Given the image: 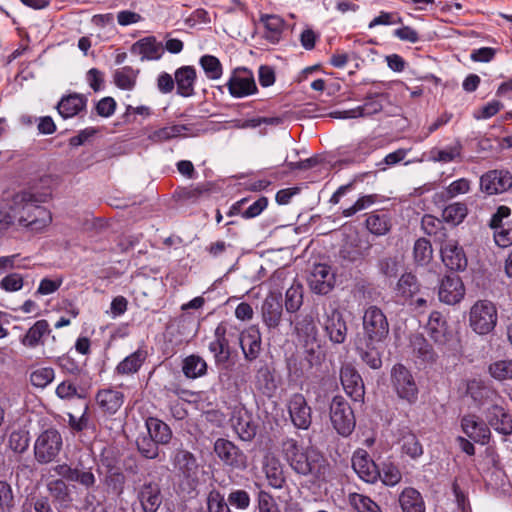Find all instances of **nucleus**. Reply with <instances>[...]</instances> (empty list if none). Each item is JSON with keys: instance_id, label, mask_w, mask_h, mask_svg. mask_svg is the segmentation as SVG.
Returning a JSON list of instances; mask_svg holds the SVG:
<instances>
[{"instance_id": "16", "label": "nucleus", "mask_w": 512, "mask_h": 512, "mask_svg": "<svg viewBox=\"0 0 512 512\" xmlns=\"http://www.w3.org/2000/svg\"><path fill=\"white\" fill-rule=\"evenodd\" d=\"M439 300L448 305L459 303L465 296V287L458 275H446L438 289Z\"/></svg>"}, {"instance_id": "45", "label": "nucleus", "mask_w": 512, "mask_h": 512, "mask_svg": "<svg viewBox=\"0 0 512 512\" xmlns=\"http://www.w3.org/2000/svg\"><path fill=\"white\" fill-rule=\"evenodd\" d=\"M138 74V69H134L131 66H124L114 72V83L122 90H132L136 85Z\"/></svg>"}, {"instance_id": "10", "label": "nucleus", "mask_w": 512, "mask_h": 512, "mask_svg": "<svg viewBox=\"0 0 512 512\" xmlns=\"http://www.w3.org/2000/svg\"><path fill=\"white\" fill-rule=\"evenodd\" d=\"M322 326L331 342L335 344H342L347 336V324L341 311L335 306L330 304L324 307Z\"/></svg>"}, {"instance_id": "28", "label": "nucleus", "mask_w": 512, "mask_h": 512, "mask_svg": "<svg viewBox=\"0 0 512 512\" xmlns=\"http://www.w3.org/2000/svg\"><path fill=\"white\" fill-rule=\"evenodd\" d=\"M175 470L183 478L190 482H195L198 476L199 466L195 456L187 450H177L173 457Z\"/></svg>"}, {"instance_id": "13", "label": "nucleus", "mask_w": 512, "mask_h": 512, "mask_svg": "<svg viewBox=\"0 0 512 512\" xmlns=\"http://www.w3.org/2000/svg\"><path fill=\"white\" fill-rule=\"evenodd\" d=\"M462 432L475 443L486 445L491 438V430L479 416L475 414H465L460 419Z\"/></svg>"}, {"instance_id": "8", "label": "nucleus", "mask_w": 512, "mask_h": 512, "mask_svg": "<svg viewBox=\"0 0 512 512\" xmlns=\"http://www.w3.org/2000/svg\"><path fill=\"white\" fill-rule=\"evenodd\" d=\"M391 382L397 396L408 403L418 399V387L411 372L402 364H396L391 371Z\"/></svg>"}, {"instance_id": "36", "label": "nucleus", "mask_w": 512, "mask_h": 512, "mask_svg": "<svg viewBox=\"0 0 512 512\" xmlns=\"http://www.w3.org/2000/svg\"><path fill=\"white\" fill-rule=\"evenodd\" d=\"M51 333L49 323L45 319L38 320L22 337L21 343L30 348L44 344L43 338Z\"/></svg>"}, {"instance_id": "61", "label": "nucleus", "mask_w": 512, "mask_h": 512, "mask_svg": "<svg viewBox=\"0 0 512 512\" xmlns=\"http://www.w3.org/2000/svg\"><path fill=\"white\" fill-rule=\"evenodd\" d=\"M378 477H380L385 485L395 486L401 481L402 474L399 468L393 463H384L381 470H379Z\"/></svg>"}, {"instance_id": "31", "label": "nucleus", "mask_w": 512, "mask_h": 512, "mask_svg": "<svg viewBox=\"0 0 512 512\" xmlns=\"http://www.w3.org/2000/svg\"><path fill=\"white\" fill-rule=\"evenodd\" d=\"M426 332L429 337L439 345H444L451 337L447 321L438 311H433L430 314L426 325Z\"/></svg>"}, {"instance_id": "27", "label": "nucleus", "mask_w": 512, "mask_h": 512, "mask_svg": "<svg viewBox=\"0 0 512 512\" xmlns=\"http://www.w3.org/2000/svg\"><path fill=\"white\" fill-rule=\"evenodd\" d=\"M352 467L357 475L367 483L377 480L379 470L365 450H358L352 456Z\"/></svg>"}, {"instance_id": "60", "label": "nucleus", "mask_w": 512, "mask_h": 512, "mask_svg": "<svg viewBox=\"0 0 512 512\" xmlns=\"http://www.w3.org/2000/svg\"><path fill=\"white\" fill-rule=\"evenodd\" d=\"M432 246L430 241L425 238L416 240L414 244V258L415 261L421 265L427 264L432 259Z\"/></svg>"}, {"instance_id": "1", "label": "nucleus", "mask_w": 512, "mask_h": 512, "mask_svg": "<svg viewBox=\"0 0 512 512\" xmlns=\"http://www.w3.org/2000/svg\"><path fill=\"white\" fill-rule=\"evenodd\" d=\"M11 209L14 221L26 232L43 233L52 223V213L49 209L32 200L21 202L18 194L13 197Z\"/></svg>"}, {"instance_id": "30", "label": "nucleus", "mask_w": 512, "mask_h": 512, "mask_svg": "<svg viewBox=\"0 0 512 512\" xmlns=\"http://www.w3.org/2000/svg\"><path fill=\"white\" fill-rule=\"evenodd\" d=\"M263 472L269 486L274 489H282L286 485L284 466L280 460L273 455H266L263 461Z\"/></svg>"}, {"instance_id": "14", "label": "nucleus", "mask_w": 512, "mask_h": 512, "mask_svg": "<svg viewBox=\"0 0 512 512\" xmlns=\"http://www.w3.org/2000/svg\"><path fill=\"white\" fill-rule=\"evenodd\" d=\"M335 281L331 266L323 263L315 264L308 277L309 288L320 295L328 294L334 288Z\"/></svg>"}, {"instance_id": "43", "label": "nucleus", "mask_w": 512, "mask_h": 512, "mask_svg": "<svg viewBox=\"0 0 512 512\" xmlns=\"http://www.w3.org/2000/svg\"><path fill=\"white\" fill-rule=\"evenodd\" d=\"M86 105L85 99L77 94L63 97L57 105V110L63 118H71L78 114Z\"/></svg>"}, {"instance_id": "11", "label": "nucleus", "mask_w": 512, "mask_h": 512, "mask_svg": "<svg viewBox=\"0 0 512 512\" xmlns=\"http://www.w3.org/2000/svg\"><path fill=\"white\" fill-rule=\"evenodd\" d=\"M57 178L52 175L40 177L29 188L18 192L19 201L32 200L38 203H46L52 198L53 191L57 186Z\"/></svg>"}, {"instance_id": "49", "label": "nucleus", "mask_w": 512, "mask_h": 512, "mask_svg": "<svg viewBox=\"0 0 512 512\" xmlns=\"http://www.w3.org/2000/svg\"><path fill=\"white\" fill-rule=\"evenodd\" d=\"M400 444L402 452L412 459H417L423 454V447L417 436L412 432L403 433Z\"/></svg>"}, {"instance_id": "56", "label": "nucleus", "mask_w": 512, "mask_h": 512, "mask_svg": "<svg viewBox=\"0 0 512 512\" xmlns=\"http://www.w3.org/2000/svg\"><path fill=\"white\" fill-rule=\"evenodd\" d=\"M490 375L498 380H512V360H499L489 365Z\"/></svg>"}, {"instance_id": "12", "label": "nucleus", "mask_w": 512, "mask_h": 512, "mask_svg": "<svg viewBox=\"0 0 512 512\" xmlns=\"http://www.w3.org/2000/svg\"><path fill=\"white\" fill-rule=\"evenodd\" d=\"M440 254L444 265L452 271L466 269L468 260L465 251L459 242L453 238H445L440 244Z\"/></svg>"}, {"instance_id": "15", "label": "nucleus", "mask_w": 512, "mask_h": 512, "mask_svg": "<svg viewBox=\"0 0 512 512\" xmlns=\"http://www.w3.org/2000/svg\"><path fill=\"white\" fill-rule=\"evenodd\" d=\"M512 187V174L506 170H491L480 178V188L488 195L500 194Z\"/></svg>"}, {"instance_id": "32", "label": "nucleus", "mask_w": 512, "mask_h": 512, "mask_svg": "<svg viewBox=\"0 0 512 512\" xmlns=\"http://www.w3.org/2000/svg\"><path fill=\"white\" fill-rule=\"evenodd\" d=\"M147 357V350L143 347H139L117 364L114 373L119 376L134 375L141 369Z\"/></svg>"}, {"instance_id": "62", "label": "nucleus", "mask_w": 512, "mask_h": 512, "mask_svg": "<svg viewBox=\"0 0 512 512\" xmlns=\"http://www.w3.org/2000/svg\"><path fill=\"white\" fill-rule=\"evenodd\" d=\"M208 512H231L224 496L216 490H212L207 499Z\"/></svg>"}, {"instance_id": "21", "label": "nucleus", "mask_w": 512, "mask_h": 512, "mask_svg": "<svg viewBox=\"0 0 512 512\" xmlns=\"http://www.w3.org/2000/svg\"><path fill=\"white\" fill-rule=\"evenodd\" d=\"M378 97L386 99L388 95L385 93H369L363 105L353 109L336 112V117L341 119H351L375 115L383 109L381 101L376 99Z\"/></svg>"}, {"instance_id": "46", "label": "nucleus", "mask_w": 512, "mask_h": 512, "mask_svg": "<svg viewBox=\"0 0 512 512\" xmlns=\"http://www.w3.org/2000/svg\"><path fill=\"white\" fill-rule=\"evenodd\" d=\"M299 345L303 349L304 360L307 363V368H312L313 366L321 364L325 355L319 339L306 341Z\"/></svg>"}, {"instance_id": "44", "label": "nucleus", "mask_w": 512, "mask_h": 512, "mask_svg": "<svg viewBox=\"0 0 512 512\" xmlns=\"http://www.w3.org/2000/svg\"><path fill=\"white\" fill-rule=\"evenodd\" d=\"M207 363L199 355H189L183 360L182 371L187 378L196 379L207 373Z\"/></svg>"}, {"instance_id": "54", "label": "nucleus", "mask_w": 512, "mask_h": 512, "mask_svg": "<svg viewBox=\"0 0 512 512\" xmlns=\"http://www.w3.org/2000/svg\"><path fill=\"white\" fill-rule=\"evenodd\" d=\"M348 499L350 505L358 512H382L376 502L363 494L350 493Z\"/></svg>"}, {"instance_id": "9", "label": "nucleus", "mask_w": 512, "mask_h": 512, "mask_svg": "<svg viewBox=\"0 0 512 512\" xmlns=\"http://www.w3.org/2000/svg\"><path fill=\"white\" fill-rule=\"evenodd\" d=\"M213 450L221 462L232 469L243 471L248 466L245 453L228 439L218 438L214 442Z\"/></svg>"}, {"instance_id": "22", "label": "nucleus", "mask_w": 512, "mask_h": 512, "mask_svg": "<svg viewBox=\"0 0 512 512\" xmlns=\"http://www.w3.org/2000/svg\"><path fill=\"white\" fill-rule=\"evenodd\" d=\"M288 410L295 427L304 430L309 428L312 422L311 408L302 394L292 395L288 403Z\"/></svg>"}, {"instance_id": "33", "label": "nucleus", "mask_w": 512, "mask_h": 512, "mask_svg": "<svg viewBox=\"0 0 512 512\" xmlns=\"http://www.w3.org/2000/svg\"><path fill=\"white\" fill-rule=\"evenodd\" d=\"M174 76L178 95L182 97H191L194 95L197 73L193 66H182L178 68Z\"/></svg>"}, {"instance_id": "63", "label": "nucleus", "mask_w": 512, "mask_h": 512, "mask_svg": "<svg viewBox=\"0 0 512 512\" xmlns=\"http://www.w3.org/2000/svg\"><path fill=\"white\" fill-rule=\"evenodd\" d=\"M257 504L259 512H281L274 497L265 490L258 492Z\"/></svg>"}, {"instance_id": "7", "label": "nucleus", "mask_w": 512, "mask_h": 512, "mask_svg": "<svg viewBox=\"0 0 512 512\" xmlns=\"http://www.w3.org/2000/svg\"><path fill=\"white\" fill-rule=\"evenodd\" d=\"M225 86L233 98H245L257 93L258 88L253 72L245 67L235 68Z\"/></svg>"}, {"instance_id": "40", "label": "nucleus", "mask_w": 512, "mask_h": 512, "mask_svg": "<svg viewBox=\"0 0 512 512\" xmlns=\"http://www.w3.org/2000/svg\"><path fill=\"white\" fill-rule=\"evenodd\" d=\"M255 387L263 395L272 396L277 389L274 373L267 365L261 366L255 374Z\"/></svg>"}, {"instance_id": "3", "label": "nucleus", "mask_w": 512, "mask_h": 512, "mask_svg": "<svg viewBox=\"0 0 512 512\" xmlns=\"http://www.w3.org/2000/svg\"><path fill=\"white\" fill-rule=\"evenodd\" d=\"M63 448L61 433L56 428L42 431L35 439L33 452L39 464H49L57 460Z\"/></svg>"}, {"instance_id": "53", "label": "nucleus", "mask_w": 512, "mask_h": 512, "mask_svg": "<svg viewBox=\"0 0 512 512\" xmlns=\"http://www.w3.org/2000/svg\"><path fill=\"white\" fill-rule=\"evenodd\" d=\"M29 257H22L20 253L0 256V275L15 269H29Z\"/></svg>"}, {"instance_id": "39", "label": "nucleus", "mask_w": 512, "mask_h": 512, "mask_svg": "<svg viewBox=\"0 0 512 512\" xmlns=\"http://www.w3.org/2000/svg\"><path fill=\"white\" fill-rule=\"evenodd\" d=\"M295 332L299 344L306 341H312L318 338V329L314 323L313 316L310 314L301 315L295 322Z\"/></svg>"}, {"instance_id": "37", "label": "nucleus", "mask_w": 512, "mask_h": 512, "mask_svg": "<svg viewBox=\"0 0 512 512\" xmlns=\"http://www.w3.org/2000/svg\"><path fill=\"white\" fill-rule=\"evenodd\" d=\"M190 129L186 125L174 124L151 130L147 138L153 144H160L184 135Z\"/></svg>"}, {"instance_id": "29", "label": "nucleus", "mask_w": 512, "mask_h": 512, "mask_svg": "<svg viewBox=\"0 0 512 512\" xmlns=\"http://www.w3.org/2000/svg\"><path fill=\"white\" fill-rule=\"evenodd\" d=\"M137 497L145 512H156L162 503L160 486L154 481L144 483Z\"/></svg>"}, {"instance_id": "55", "label": "nucleus", "mask_w": 512, "mask_h": 512, "mask_svg": "<svg viewBox=\"0 0 512 512\" xmlns=\"http://www.w3.org/2000/svg\"><path fill=\"white\" fill-rule=\"evenodd\" d=\"M30 437L26 430H15L8 438L9 448L18 454L24 453L29 447Z\"/></svg>"}, {"instance_id": "26", "label": "nucleus", "mask_w": 512, "mask_h": 512, "mask_svg": "<svg viewBox=\"0 0 512 512\" xmlns=\"http://www.w3.org/2000/svg\"><path fill=\"white\" fill-rule=\"evenodd\" d=\"M124 394L114 388L100 389L95 396L96 404L105 415H114L124 403Z\"/></svg>"}, {"instance_id": "17", "label": "nucleus", "mask_w": 512, "mask_h": 512, "mask_svg": "<svg viewBox=\"0 0 512 512\" xmlns=\"http://www.w3.org/2000/svg\"><path fill=\"white\" fill-rule=\"evenodd\" d=\"M489 428L504 436L512 435V415L501 405L493 404L485 410Z\"/></svg>"}, {"instance_id": "19", "label": "nucleus", "mask_w": 512, "mask_h": 512, "mask_svg": "<svg viewBox=\"0 0 512 512\" xmlns=\"http://www.w3.org/2000/svg\"><path fill=\"white\" fill-rule=\"evenodd\" d=\"M130 52L139 56L142 62L157 61L162 58L164 47L155 36H146L134 42L130 47Z\"/></svg>"}, {"instance_id": "42", "label": "nucleus", "mask_w": 512, "mask_h": 512, "mask_svg": "<svg viewBox=\"0 0 512 512\" xmlns=\"http://www.w3.org/2000/svg\"><path fill=\"white\" fill-rule=\"evenodd\" d=\"M260 21L265 27V38L271 43H278L284 30L285 22L278 15H262Z\"/></svg>"}, {"instance_id": "50", "label": "nucleus", "mask_w": 512, "mask_h": 512, "mask_svg": "<svg viewBox=\"0 0 512 512\" xmlns=\"http://www.w3.org/2000/svg\"><path fill=\"white\" fill-rule=\"evenodd\" d=\"M303 304V286L300 283L292 284L285 294V308L288 313L297 312Z\"/></svg>"}, {"instance_id": "51", "label": "nucleus", "mask_w": 512, "mask_h": 512, "mask_svg": "<svg viewBox=\"0 0 512 512\" xmlns=\"http://www.w3.org/2000/svg\"><path fill=\"white\" fill-rule=\"evenodd\" d=\"M366 227L372 234L382 236L389 232L391 225L386 214L372 213L366 219Z\"/></svg>"}, {"instance_id": "35", "label": "nucleus", "mask_w": 512, "mask_h": 512, "mask_svg": "<svg viewBox=\"0 0 512 512\" xmlns=\"http://www.w3.org/2000/svg\"><path fill=\"white\" fill-rule=\"evenodd\" d=\"M402 512H425V502L421 493L412 487L405 488L399 495Z\"/></svg>"}, {"instance_id": "4", "label": "nucleus", "mask_w": 512, "mask_h": 512, "mask_svg": "<svg viewBox=\"0 0 512 512\" xmlns=\"http://www.w3.org/2000/svg\"><path fill=\"white\" fill-rule=\"evenodd\" d=\"M363 338L370 343H383L389 335V323L384 312L371 305L365 309L362 317Z\"/></svg>"}, {"instance_id": "59", "label": "nucleus", "mask_w": 512, "mask_h": 512, "mask_svg": "<svg viewBox=\"0 0 512 512\" xmlns=\"http://www.w3.org/2000/svg\"><path fill=\"white\" fill-rule=\"evenodd\" d=\"M24 277L18 272H10L0 280V289L7 293L18 292L23 289Z\"/></svg>"}, {"instance_id": "38", "label": "nucleus", "mask_w": 512, "mask_h": 512, "mask_svg": "<svg viewBox=\"0 0 512 512\" xmlns=\"http://www.w3.org/2000/svg\"><path fill=\"white\" fill-rule=\"evenodd\" d=\"M145 425L148 435L158 444L166 445L170 442L172 431L165 422L155 417H149L146 419Z\"/></svg>"}, {"instance_id": "52", "label": "nucleus", "mask_w": 512, "mask_h": 512, "mask_svg": "<svg viewBox=\"0 0 512 512\" xmlns=\"http://www.w3.org/2000/svg\"><path fill=\"white\" fill-rule=\"evenodd\" d=\"M419 291L417 279L411 273L402 275L397 283V295L404 300L411 299Z\"/></svg>"}, {"instance_id": "24", "label": "nucleus", "mask_w": 512, "mask_h": 512, "mask_svg": "<svg viewBox=\"0 0 512 512\" xmlns=\"http://www.w3.org/2000/svg\"><path fill=\"white\" fill-rule=\"evenodd\" d=\"M209 351L213 354L215 364L225 368L229 362L231 352L228 339L226 338V327L219 324L214 332V339L209 343Z\"/></svg>"}, {"instance_id": "47", "label": "nucleus", "mask_w": 512, "mask_h": 512, "mask_svg": "<svg viewBox=\"0 0 512 512\" xmlns=\"http://www.w3.org/2000/svg\"><path fill=\"white\" fill-rule=\"evenodd\" d=\"M468 214V208L465 203L455 202L449 204L442 211V218L445 222L454 226L464 221Z\"/></svg>"}, {"instance_id": "58", "label": "nucleus", "mask_w": 512, "mask_h": 512, "mask_svg": "<svg viewBox=\"0 0 512 512\" xmlns=\"http://www.w3.org/2000/svg\"><path fill=\"white\" fill-rule=\"evenodd\" d=\"M462 146L456 144L454 146L446 147L445 149H434L431 151V159L435 162L449 163L461 155Z\"/></svg>"}, {"instance_id": "6", "label": "nucleus", "mask_w": 512, "mask_h": 512, "mask_svg": "<svg viewBox=\"0 0 512 512\" xmlns=\"http://www.w3.org/2000/svg\"><path fill=\"white\" fill-rule=\"evenodd\" d=\"M330 420L335 430L342 436H348L355 428L354 413L342 396H335L330 404Z\"/></svg>"}, {"instance_id": "5", "label": "nucleus", "mask_w": 512, "mask_h": 512, "mask_svg": "<svg viewBox=\"0 0 512 512\" xmlns=\"http://www.w3.org/2000/svg\"><path fill=\"white\" fill-rule=\"evenodd\" d=\"M496 323L497 309L491 301L479 300L470 308L469 325L477 334H488Z\"/></svg>"}, {"instance_id": "57", "label": "nucleus", "mask_w": 512, "mask_h": 512, "mask_svg": "<svg viewBox=\"0 0 512 512\" xmlns=\"http://www.w3.org/2000/svg\"><path fill=\"white\" fill-rule=\"evenodd\" d=\"M138 451L147 459H155L159 455L158 443L149 435H141L136 440Z\"/></svg>"}, {"instance_id": "34", "label": "nucleus", "mask_w": 512, "mask_h": 512, "mask_svg": "<svg viewBox=\"0 0 512 512\" xmlns=\"http://www.w3.org/2000/svg\"><path fill=\"white\" fill-rule=\"evenodd\" d=\"M380 344L361 339L356 343L360 358L372 369H379L382 366Z\"/></svg>"}, {"instance_id": "41", "label": "nucleus", "mask_w": 512, "mask_h": 512, "mask_svg": "<svg viewBox=\"0 0 512 512\" xmlns=\"http://www.w3.org/2000/svg\"><path fill=\"white\" fill-rule=\"evenodd\" d=\"M103 484L108 494L120 498L125 490L126 476L119 469L111 468L107 471Z\"/></svg>"}, {"instance_id": "18", "label": "nucleus", "mask_w": 512, "mask_h": 512, "mask_svg": "<svg viewBox=\"0 0 512 512\" xmlns=\"http://www.w3.org/2000/svg\"><path fill=\"white\" fill-rule=\"evenodd\" d=\"M283 315L281 295L269 293L261 306L262 321L271 330L279 327Z\"/></svg>"}, {"instance_id": "48", "label": "nucleus", "mask_w": 512, "mask_h": 512, "mask_svg": "<svg viewBox=\"0 0 512 512\" xmlns=\"http://www.w3.org/2000/svg\"><path fill=\"white\" fill-rule=\"evenodd\" d=\"M199 65L209 80H218L223 75V66L220 60L213 55H203L199 59Z\"/></svg>"}, {"instance_id": "25", "label": "nucleus", "mask_w": 512, "mask_h": 512, "mask_svg": "<svg viewBox=\"0 0 512 512\" xmlns=\"http://www.w3.org/2000/svg\"><path fill=\"white\" fill-rule=\"evenodd\" d=\"M231 426L238 437L243 441L252 440L257 432V424L251 413L245 409L234 411L231 419Z\"/></svg>"}, {"instance_id": "64", "label": "nucleus", "mask_w": 512, "mask_h": 512, "mask_svg": "<svg viewBox=\"0 0 512 512\" xmlns=\"http://www.w3.org/2000/svg\"><path fill=\"white\" fill-rule=\"evenodd\" d=\"M494 240L502 248L512 245V223L507 222L504 226L494 228Z\"/></svg>"}, {"instance_id": "23", "label": "nucleus", "mask_w": 512, "mask_h": 512, "mask_svg": "<svg viewBox=\"0 0 512 512\" xmlns=\"http://www.w3.org/2000/svg\"><path fill=\"white\" fill-rule=\"evenodd\" d=\"M340 380L344 391L354 401L363 399L365 392L362 378L351 364H344L341 367Z\"/></svg>"}, {"instance_id": "20", "label": "nucleus", "mask_w": 512, "mask_h": 512, "mask_svg": "<svg viewBox=\"0 0 512 512\" xmlns=\"http://www.w3.org/2000/svg\"><path fill=\"white\" fill-rule=\"evenodd\" d=\"M239 342L246 361L252 362L258 358L262 350V337L256 325L244 329L240 333Z\"/></svg>"}, {"instance_id": "2", "label": "nucleus", "mask_w": 512, "mask_h": 512, "mask_svg": "<svg viewBox=\"0 0 512 512\" xmlns=\"http://www.w3.org/2000/svg\"><path fill=\"white\" fill-rule=\"evenodd\" d=\"M282 456L290 468L299 475H313L319 471L322 455L310 446H304L293 438H287L281 445Z\"/></svg>"}]
</instances>
